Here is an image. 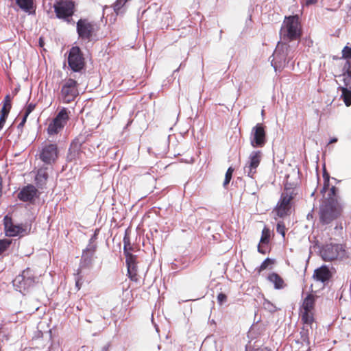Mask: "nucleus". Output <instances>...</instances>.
Here are the masks:
<instances>
[{
    "instance_id": "obj_42",
    "label": "nucleus",
    "mask_w": 351,
    "mask_h": 351,
    "mask_svg": "<svg viewBox=\"0 0 351 351\" xmlns=\"http://www.w3.org/2000/svg\"><path fill=\"white\" fill-rule=\"evenodd\" d=\"M329 185H330V182H326V181H324L323 187H322V189L320 191V193L323 195V196H324V194L328 190Z\"/></svg>"
},
{
    "instance_id": "obj_30",
    "label": "nucleus",
    "mask_w": 351,
    "mask_h": 351,
    "mask_svg": "<svg viewBox=\"0 0 351 351\" xmlns=\"http://www.w3.org/2000/svg\"><path fill=\"white\" fill-rule=\"evenodd\" d=\"M339 77L342 78L341 80L343 84V86H340L339 87H346L351 89V75L342 73Z\"/></svg>"
},
{
    "instance_id": "obj_3",
    "label": "nucleus",
    "mask_w": 351,
    "mask_h": 351,
    "mask_svg": "<svg viewBox=\"0 0 351 351\" xmlns=\"http://www.w3.org/2000/svg\"><path fill=\"white\" fill-rule=\"evenodd\" d=\"M342 211L343 208L339 203L322 202L319 209V221L322 225L330 224L341 215Z\"/></svg>"
},
{
    "instance_id": "obj_36",
    "label": "nucleus",
    "mask_w": 351,
    "mask_h": 351,
    "mask_svg": "<svg viewBox=\"0 0 351 351\" xmlns=\"http://www.w3.org/2000/svg\"><path fill=\"white\" fill-rule=\"evenodd\" d=\"M286 227L283 222H278L276 226V231L280 234L283 238L285 237Z\"/></svg>"
},
{
    "instance_id": "obj_13",
    "label": "nucleus",
    "mask_w": 351,
    "mask_h": 351,
    "mask_svg": "<svg viewBox=\"0 0 351 351\" xmlns=\"http://www.w3.org/2000/svg\"><path fill=\"white\" fill-rule=\"evenodd\" d=\"M36 281V277L33 271L27 268L23 271L21 275L17 276L14 280V285L19 289L24 290L33 286Z\"/></svg>"
},
{
    "instance_id": "obj_15",
    "label": "nucleus",
    "mask_w": 351,
    "mask_h": 351,
    "mask_svg": "<svg viewBox=\"0 0 351 351\" xmlns=\"http://www.w3.org/2000/svg\"><path fill=\"white\" fill-rule=\"evenodd\" d=\"M266 141L265 126L263 123H257L252 128L250 144L253 147H263Z\"/></svg>"
},
{
    "instance_id": "obj_31",
    "label": "nucleus",
    "mask_w": 351,
    "mask_h": 351,
    "mask_svg": "<svg viewBox=\"0 0 351 351\" xmlns=\"http://www.w3.org/2000/svg\"><path fill=\"white\" fill-rule=\"evenodd\" d=\"M12 240L4 239L0 240V255L5 252L10 246Z\"/></svg>"
},
{
    "instance_id": "obj_35",
    "label": "nucleus",
    "mask_w": 351,
    "mask_h": 351,
    "mask_svg": "<svg viewBox=\"0 0 351 351\" xmlns=\"http://www.w3.org/2000/svg\"><path fill=\"white\" fill-rule=\"evenodd\" d=\"M342 58L346 59V60H350L351 59V47L348 46H345L341 51Z\"/></svg>"
},
{
    "instance_id": "obj_50",
    "label": "nucleus",
    "mask_w": 351,
    "mask_h": 351,
    "mask_svg": "<svg viewBox=\"0 0 351 351\" xmlns=\"http://www.w3.org/2000/svg\"><path fill=\"white\" fill-rule=\"evenodd\" d=\"M3 332V325L1 324L0 326V334Z\"/></svg>"
},
{
    "instance_id": "obj_11",
    "label": "nucleus",
    "mask_w": 351,
    "mask_h": 351,
    "mask_svg": "<svg viewBox=\"0 0 351 351\" xmlns=\"http://www.w3.org/2000/svg\"><path fill=\"white\" fill-rule=\"evenodd\" d=\"M59 150L56 143L45 144L39 154L40 159L47 165H52L58 158Z\"/></svg>"
},
{
    "instance_id": "obj_48",
    "label": "nucleus",
    "mask_w": 351,
    "mask_h": 351,
    "mask_svg": "<svg viewBox=\"0 0 351 351\" xmlns=\"http://www.w3.org/2000/svg\"><path fill=\"white\" fill-rule=\"evenodd\" d=\"M109 348L110 346L108 344L106 345L101 348V351H109Z\"/></svg>"
},
{
    "instance_id": "obj_21",
    "label": "nucleus",
    "mask_w": 351,
    "mask_h": 351,
    "mask_svg": "<svg viewBox=\"0 0 351 351\" xmlns=\"http://www.w3.org/2000/svg\"><path fill=\"white\" fill-rule=\"evenodd\" d=\"M332 277V274L328 267L326 265H322L314 271L313 278L323 283L328 281Z\"/></svg>"
},
{
    "instance_id": "obj_38",
    "label": "nucleus",
    "mask_w": 351,
    "mask_h": 351,
    "mask_svg": "<svg viewBox=\"0 0 351 351\" xmlns=\"http://www.w3.org/2000/svg\"><path fill=\"white\" fill-rule=\"evenodd\" d=\"M343 71V73L351 75V60H346Z\"/></svg>"
},
{
    "instance_id": "obj_10",
    "label": "nucleus",
    "mask_w": 351,
    "mask_h": 351,
    "mask_svg": "<svg viewBox=\"0 0 351 351\" xmlns=\"http://www.w3.org/2000/svg\"><path fill=\"white\" fill-rule=\"evenodd\" d=\"M85 59L79 47H73L69 51L68 64L74 72L81 71L85 66Z\"/></svg>"
},
{
    "instance_id": "obj_7",
    "label": "nucleus",
    "mask_w": 351,
    "mask_h": 351,
    "mask_svg": "<svg viewBox=\"0 0 351 351\" xmlns=\"http://www.w3.org/2000/svg\"><path fill=\"white\" fill-rule=\"evenodd\" d=\"M78 83L76 80L69 78L62 84L59 99L64 104H69L78 96Z\"/></svg>"
},
{
    "instance_id": "obj_6",
    "label": "nucleus",
    "mask_w": 351,
    "mask_h": 351,
    "mask_svg": "<svg viewBox=\"0 0 351 351\" xmlns=\"http://www.w3.org/2000/svg\"><path fill=\"white\" fill-rule=\"evenodd\" d=\"M56 16L67 23H74L72 19L75 11V3L71 0H56L53 4Z\"/></svg>"
},
{
    "instance_id": "obj_27",
    "label": "nucleus",
    "mask_w": 351,
    "mask_h": 351,
    "mask_svg": "<svg viewBox=\"0 0 351 351\" xmlns=\"http://www.w3.org/2000/svg\"><path fill=\"white\" fill-rule=\"evenodd\" d=\"M337 189L332 186L328 194H327V197L324 198V199L323 200L322 202H334L335 203H339L338 201H337Z\"/></svg>"
},
{
    "instance_id": "obj_28",
    "label": "nucleus",
    "mask_w": 351,
    "mask_h": 351,
    "mask_svg": "<svg viewBox=\"0 0 351 351\" xmlns=\"http://www.w3.org/2000/svg\"><path fill=\"white\" fill-rule=\"evenodd\" d=\"M271 239V230L267 227H264L262 230L260 243L262 245L268 244Z\"/></svg>"
},
{
    "instance_id": "obj_33",
    "label": "nucleus",
    "mask_w": 351,
    "mask_h": 351,
    "mask_svg": "<svg viewBox=\"0 0 351 351\" xmlns=\"http://www.w3.org/2000/svg\"><path fill=\"white\" fill-rule=\"evenodd\" d=\"M234 171V169L232 167H230L228 169V170H227V171L226 173L225 179H224V181H223V186L224 187H226L228 185V184L230 183V180L232 179Z\"/></svg>"
},
{
    "instance_id": "obj_47",
    "label": "nucleus",
    "mask_w": 351,
    "mask_h": 351,
    "mask_svg": "<svg viewBox=\"0 0 351 351\" xmlns=\"http://www.w3.org/2000/svg\"><path fill=\"white\" fill-rule=\"evenodd\" d=\"M318 0H306V5H309L312 4H315Z\"/></svg>"
},
{
    "instance_id": "obj_51",
    "label": "nucleus",
    "mask_w": 351,
    "mask_h": 351,
    "mask_svg": "<svg viewBox=\"0 0 351 351\" xmlns=\"http://www.w3.org/2000/svg\"><path fill=\"white\" fill-rule=\"evenodd\" d=\"M80 269H79L77 270V275H79V274H80Z\"/></svg>"
},
{
    "instance_id": "obj_20",
    "label": "nucleus",
    "mask_w": 351,
    "mask_h": 351,
    "mask_svg": "<svg viewBox=\"0 0 351 351\" xmlns=\"http://www.w3.org/2000/svg\"><path fill=\"white\" fill-rule=\"evenodd\" d=\"M37 191L34 186L28 184L19 193L18 198L23 202L32 201L36 196Z\"/></svg>"
},
{
    "instance_id": "obj_8",
    "label": "nucleus",
    "mask_w": 351,
    "mask_h": 351,
    "mask_svg": "<svg viewBox=\"0 0 351 351\" xmlns=\"http://www.w3.org/2000/svg\"><path fill=\"white\" fill-rule=\"evenodd\" d=\"M71 112L66 108H62L57 115L49 123L47 132L50 136L59 134L62 131L70 119Z\"/></svg>"
},
{
    "instance_id": "obj_23",
    "label": "nucleus",
    "mask_w": 351,
    "mask_h": 351,
    "mask_svg": "<svg viewBox=\"0 0 351 351\" xmlns=\"http://www.w3.org/2000/svg\"><path fill=\"white\" fill-rule=\"evenodd\" d=\"M123 253L125 258L129 257L130 255H133L131 252L134 250V247L131 244L130 234L125 231L123 237Z\"/></svg>"
},
{
    "instance_id": "obj_39",
    "label": "nucleus",
    "mask_w": 351,
    "mask_h": 351,
    "mask_svg": "<svg viewBox=\"0 0 351 351\" xmlns=\"http://www.w3.org/2000/svg\"><path fill=\"white\" fill-rule=\"evenodd\" d=\"M35 106V104H28L25 108L24 114L26 115V117H28L29 114L34 110Z\"/></svg>"
},
{
    "instance_id": "obj_18",
    "label": "nucleus",
    "mask_w": 351,
    "mask_h": 351,
    "mask_svg": "<svg viewBox=\"0 0 351 351\" xmlns=\"http://www.w3.org/2000/svg\"><path fill=\"white\" fill-rule=\"evenodd\" d=\"M136 259L137 256L135 255H130L129 257L125 258L128 277L131 280L134 282L139 280Z\"/></svg>"
},
{
    "instance_id": "obj_5",
    "label": "nucleus",
    "mask_w": 351,
    "mask_h": 351,
    "mask_svg": "<svg viewBox=\"0 0 351 351\" xmlns=\"http://www.w3.org/2000/svg\"><path fill=\"white\" fill-rule=\"evenodd\" d=\"M295 196L296 193L293 189L288 187L285 188L274 210L278 217L284 218L291 214V202Z\"/></svg>"
},
{
    "instance_id": "obj_26",
    "label": "nucleus",
    "mask_w": 351,
    "mask_h": 351,
    "mask_svg": "<svg viewBox=\"0 0 351 351\" xmlns=\"http://www.w3.org/2000/svg\"><path fill=\"white\" fill-rule=\"evenodd\" d=\"M48 179V173L47 167H41L37 171L36 180L38 183H45Z\"/></svg>"
},
{
    "instance_id": "obj_49",
    "label": "nucleus",
    "mask_w": 351,
    "mask_h": 351,
    "mask_svg": "<svg viewBox=\"0 0 351 351\" xmlns=\"http://www.w3.org/2000/svg\"><path fill=\"white\" fill-rule=\"evenodd\" d=\"M337 142V138H333L332 139H330V141H329V143L331 144V143H336Z\"/></svg>"
},
{
    "instance_id": "obj_16",
    "label": "nucleus",
    "mask_w": 351,
    "mask_h": 351,
    "mask_svg": "<svg viewBox=\"0 0 351 351\" xmlns=\"http://www.w3.org/2000/svg\"><path fill=\"white\" fill-rule=\"evenodd\" d=\"M97 248V245L94 243L93 239L91 238L88 245L82 252L80 261L81 268L88 267L91 265Z\"/></svg>"
},
{
    "instance_id": "obj_17",
    "label": "nucleus",
    "mask_w": 351,
    "mask_h": 351,
    "mask_svg": "<svg viewBox=\"0 0 351 351\" xmlns=\"http://www.w3.org/2000/svg\"><path fill=\"white\" fill-rule=\"evenodd\" d=\"M5 235L10 237H16L25 231L22 225H15L11 217L5 215L3 218Z\"/></svg>"
},
{
    "instance_id": "obj_2",
    "label": "nucleus",
    "mask_w": 351,
    "mask_h": 351,
    "mask_svg": "<svg viewBox=\"0 0 351 351\" xmlns=\"http://www.w3.org/2000/svg\"><path fill=\"white\" fill-rule=\"evenodd\" d=\"M283 40H295L301 37V25L298 15L285 16L280 29Z\"/></svg>"
},
{
    "instance_id": "obj_1",
    "label": "nucleus",
    "mask_w": 351,
    "mask_h": 351,
    "mask_svg": "<svg viewBox=\"0 0 351 351\" xmlns=\"http://www.w3.org/2000/svg\"><path fill=\"white\" fill-rule=\"evenodd\" d=\"M317 295L313 293H309L304 299L301 308H300V319L304 325L302 331L301 332L302 339L304 341L309 343V334L308 329H305V327H309L313 331V325L315 323V300Z\"/></svg>"
},
{
    "instance_id": "obj_41",
    "label": "nucleus",
    "mask_w": 351,
    "mask_h": 351,
    "mask_svg": "<svg viewBox=\"0 0 351 351\" xmlns=\"http://www.w3.org/2000/svg\"><path fill=\"white\" fill-rule=\"evenodd\" d=\"M227 300V296L226 294L223 293H220L218 295H217V301H218V303L221 304H223L224 302H226Z\"/></svg>"
},
{
    "instance_id": "obj_46",
    "label": "nucleus",
    "mask_w": 351,
    "mask_h": 351,
    "mask_svg": "<svg viewBox=\"0 0 351 351\" xmlns=\"http://www.w3.org/2000/svg\"><path fill=\"white\" fill-rule=\"evenodd\" d=\"M258 252L261 254H266V250H264L263 248V245H258Z\"/></svg>"
},
{
    "instance_id": "obj_12",
    "label": "nucleus",
    "mask_w": 351,
    "mask_h": 351,
    "mask_svg": "<svg viewBox=\"0 0 351 351\" xmlns=\"http://www.w3.org/2000/svg\"><path fill=\"white\" fill-rule=\"evenodd\" d=\"M345 250L341 245L339 244H327L321 250V256L325 261H332L337 259L339 256H343Z\"/></svg>"
},
{
    "instance_id": "obj_40",
    "label": "nucleus",
    "mask_w": 351,
    "mask_h": 351,
    "mask_svg": "<svg viewBox=\"0 0 351 351\" xmlns=\"http://www.w3.org/2000/svg\"><path fill=\"white\" fill-rule=\"evenodd\" d=\"M9 114H7V113H3V112H1V116H0V130H1L3 126H4V124L6 121V119L8 118V116Z\"/></svg>"
},
{
    "instance_id": "obj_14",
    "label": "nucleus",
    "mask_w": 351,
    "mask_h": 351,
    "mask_svg": "<svg viewBox=\"0 0 351 351\" xmlns=\"http://www.w3.org/2000/svg\"><path fill=\"white\" fill-rule=\"evenodd\" d=\"M261 159L262 153L261 151H254L250 154L249 160L244 167V172L248 177L254 178V176L257 173V168L261 163Z\"/></svg>"
},
{
    "instance_id": "obj_24",
    "label": "nucleus",
    "mask_w": 351,
    "mask_h": 351,
    "mask_svg": "<svg viewBox=\"0 0 351 351\" xmlns=\"http://www.w3.org/2000/svg\"><path fill=\"white\" fill-rule=\"evenodd\" d=\"M338 89L341 91V98L343 99L347 107L351 106V89L346 87H339Z\"/></svg>"
},
{
    "instance_id": "obj_19",
    "label": "nucleus",
    "mask_w": 351,
    "mask_h": 351,
    "mask_svg": "<svg viewBox=\"0 0 351 351\" xmlns=\"http://www.w3.org/2000/svg\"><path fill=\"white\" fill-rule=\"evenodd\" d=\"M82 145L78 142L71 143L67 154L66 160L69 162H76L82 158Z\"/></svg>"
},
{
    "instance_id": "obj_37",
    "label": "nucleus",
    "mask_w": 351,
    "mask_h": 351,
    "mask_svg": "<svg viewBox=\"0 0 351 351\" xmlns=\"http://www.w3.org/2000/svg\"><path fill=\"white\" fill-rule=\"evenodd\" d=\"M264 308L269 311H276V306L267 299H265L263 304Z\"/></svg>"
},
{
    "instance_id": "obj_34",
    "label": "nucleus",
    "mask_w": 351,
    "mask_h": 351,
    "mask_svg": "<svg viewBox=\"0 0 351 351\" xmlns=\"http://www.w3.org/2000/svg\"><path fill=\"white\" fill-rule=\"evenodd\" d=\"M273 264H274V261L269 258H267L258 268V271L261 272L262 271L266 269L269 265H271Z\"/></svg>"
},
{
    "instance_id": "obj_44",
    "label": "nucleus",
    "mask_w": 351,
    "mask_h": 351,
    "mask_svg": "<svg viewBox=\"0 0 351 351\" xmlns=\"http://www.w3.org/2000/svg\"><path fill=\"white\" fill-rule=\"evenodd\" d=\"M27 117H26V115L23 114V119L21 120V123L18 125L19 128H22L24 126V125L27 121Z\"/></svg>"
},
{
    "instance_id": "obj_4",
    "label": "nucleus",
    "mask_w": 351,
    "mask_h": 351,
    "mask_svg": "<svg viewBox=\"0 0 351 351\" xmlns=\"http://www.w3.org/2000/svg\"><path fill=\"white\" fill-rule=\"evenodd\" d=\"M293 51L286 43H278L273 53L271 64L275 70L281 69L293 58Z\"/></svg>"
},
{
    "instance_id": "obj_43",
    "label": "nucleus",
    "mask_w": 351,
    "mask_h": 351,
    "mask_svg": "<svg viewBox=\"0 0 351 351\" xmlns=\"http://www.w3.org/2000/svg\"><path fill=\"white\" fill-rule=\"evenodd\" d=\"M82 278L81 276H78L75 280V286L78 290L80 289V288H81V286L82 284Z\"/></svg>"
},
{
    "instance_id": "obj_45",
    "label": "nucleus",
    "mask_w": 351,
    "mask_h": 351,
    "mask_svg": "<svg viewBox=\"0 0 351 351\" xmlns=\"http://www.w3.org/2000/svg\"><path fill=\"white\" fill-rule=\"evenodd\" d=\"M323 178H324V181H326V182H329L330 176L326 171H324L323 173Z\"/></svg>"
},
{
    "instance_id": "obj_22",
    "label": "nucleus",
    "mask_w": 351,
    "mask_h": 351,
    "mask_svg": "<svg viewBox=\"0 0 351 351\" xmlns=\"http://www.w3.org/2000/svg\"><path fill=\"white\" fill-rule=\"evenodd\" d=\"M267 280L274 284L276 289H282L286 287L284 280L277 273L273 272L269 274Z\"/></svg>"
},
{
    "instance_id": "obj_29",
    "label": "nucleus",
    "mask_w": 351,
    "mask_h": 351,
    "mask_svg": "<svg viewBox=\"0 0 351 351\" xmlns=\"http://www.w3.org/2000/svg\"><path fill=\"white\" fill-rule=\"evenodd\" d=\"M12 108L11 98L9 95H7L3 100V105L1 108V112L9 114Z\"/></svg>"
},
{
    "instance_id": "obj_32",
    "label": "nucleus",
    "mask_w": 351,
    "mask_h": 351,
    "mask_svg": "<svg viewBox=\"0 0 351 351\" xmlns=\"http://www.w3.org/2000/svg\"><path fill=\"white\" fill-rule=\"evenodd\" d=\"M245 351H271V350L268 348L267 347L258 346H252L251 345V343L250 342L245 346Z\"/></svg>"
},
{
    "instance_id": "obj_25",
    "label": "nucleus",
    "mask_w": 351,
    "mask_h": 351,
    "mask_svg": "<svg viewBox=\"0 0 351 351\" xmlns=\"http://www.w3.org/2000/svg\"><path fill=\"white\" fill-rule=\"evenodd\" d=\"M16 4L23 11L30 12L34 8L33 0H16Z\"/></svg>"
},
{
    "instance_id": "obj_9",
    "label": "nucleus",
    "mask_w": 351,
    "mask_h": 351,
    "mask_svg": "<svg viewBox=\"0 0 351 351\" xmlns=\"http://www.w3.org/2000/svg\"><path fill=\"white\" fill-rule=\"evenodd\" d=\"M76 28L79 38L88 41H90L97 32L96 24L86 19H80L77 22Z\"/></svg>"
}]
</instances>
